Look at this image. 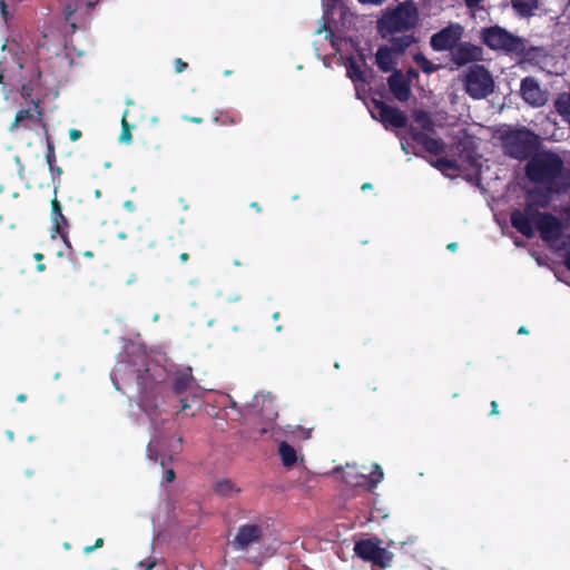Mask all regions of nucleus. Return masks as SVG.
I'll return each mask as SVG.
<instances>
[{"instance_id":"1a4fd4ad","label":"nucleus","mask_w":570,"mask_h":570,"mask_svg":"<svg viewBox=\"0 0 570 570\" xmlns=\"http://www.w3.org/2000/svg\"><path fill=\"white\" fill-rule=\"evenodd\" d=\"M444 145H401L402 150L405 154L413 153L415 155L426 153L423 157L434 167L440 169L442 173L455 169L458 161L454 158H448L441 156L443 154Z\"/></svg>"},{"instance_id":"6e6d98bb","label":"nucleus","mask_w":570,"mask_h":570,"mask_svg":"<svg viewBox=\"0 0 570 570\" xmlns=\"http://www.w3.org/2000/svg\"><path fill=\"white\" fill-rule=\"evenodd\" d=\"M456 246H458V245H456V243H450V244L448 245V248H449L450 250H452V252H453V250H455V249H456Z\"/></svg>"},{"instance_id":"9d476101","label":"nucleus","mask_w":570,"mask_h":570,"mask_svg":"<svg viewBox=\"0 0 570 570\" xmlns=\"http://www.w3.org/2000/svg\"><path fill=\"white\" fill-rule=\"evenodd\" d=\"M463 31L464 29L460 23H450L431 37V48L434 51H452L461 40Z\"/></svg>"},{"instance_id":"ddd939ff","label":"nucleus","mask_w":570,"mask_h":570,"mask_svg":"<svg viewBox=\"0 0 570 570\" xmlns=\"http://www.w3.org/2000/svg\"><path fill=\"white\" fill-rule=\"evenodd\" d=\"M264 531L262 525L256 523L242 524L230 544L238 551H246L252 544L259 543Z\"/></svg>"},{"instance_id":"0eeeda50","label":"nucleus","mask_w":570,"mask_h":570,"mask_svg":"<svg viewBox=\"0 0 570 570\" xmlns=\"http://www.w3.org/2000/svg\"><path fill=\"white\" fill-rule=\"evenodd\" d=\"M465 92L472 99L480 100L494 92L495 82L490 70L480 63L471 65L462 77Z\"/></svg>"},{"instance_id":"473e14b6","label":"nucleus","mask_w":570,"mask_h":570,"mask_svg":"<svg viewBox=\"0 0 570 570\" xmlns=\"http://www.w3.org/2000/svg\"><path fill=\"white\" fill-rule=\"evenodd\" d=\"M508 148L505 149V153L513 156V157H521V149H524L527 147H533L534 145H505Z\"/></svg>"},{"instance_id":"4468645a","label":"nucleus","mask_w":570,"mask_h":570,"mask_svg":"<svg viewBox=\"0 0 570 570\" xmlns=\"http://www.w3.org/2000/svg\"><path fill=\"white\" fill-rule=\"evenodd\" d=\"M520 94L522 99L532 107H542L547 104L549 94L542 89L533 77H525L521 80Z\"/></svg>"},{"instance_id":"3c124183","label":"nucleus","mask_w":570,"mask_h":570,"mask_svg":"<svg viewBox=\"0 0 570 570\" xmlns=\"http://www.w3.org/2000/svg\"><path fill=\"white\" fill-rule=\"evenodd\" d=\"M33 258L37 261V262H41L43 259V255L41 253H36L33 255Z\"/></svg>"},{"instance_id":"c85d7f7f","label":"nucleus","mask_w":570,"mask_h":570,"mask_svg":"<svg viewBox=\"0 0 570 570\" xmlns=\"http://www.w3.org/2000/svg\"><path fill=\"white\" fill-rule=\"evenodd\" d=\"M37 117L29 109H23L17 112L14 121L11 126V130H14L19 126L29 127L30 125L37 124Z\"/></svg>"},{"instance_id":"aec40b11","label":"nucleus","mask_w":570,"mask_h":570,"mask_svg":"<svg viewBox=\"0 0 570 570\" xmlns=\"http://www.w3.org/2000/svg\"><path fill=\"white\" fill-rule=\"evenodd\" d=\"M402 36H390L387 39L390 41V47L392 51L396 55H402L406 51L409 47L417 41L413 33L402 32Z\"/></svg>"},{"instance_id":"4d7b16f0","label":"nucleus","mask_w":570,"mask_h":570,"mask_svg":"<svg viewBox=\"0 0 570 570\" xmlns=\"http://www.w3.org/2000/svg\"><path fill=\"white\" fill-rule=\"evenodd\" d=\"M45 269H46V265L45 264H38L37 265V271L43 272Z\"/></svg>"},{"instance_id":"680f3d73","label":"nucleus","mask_w":570,"mask_h":570,"mask_svg":"<svg viewBox=\"0 0 570 570\" xmlns=\"http://www.w3.org/2000/svg\"><path fill=\"white\" fill-rule=\"evenodd\" d=\"M371 187H372L371 184L366 183V184H363L362 189L366 190V189H370Z\"/></svg>"},{"instance_id":"774afa93","label":"nucleus","mask_w":570,"mask_h":570,"mask_svg":"<svg viewBox=\"0 0 570 570\" xmlns=\"http://www.w3.org/2000/svg\"><path fill=\"white\" fill-rule=\"evenodd\" d=\"M160 465L165 466V461L164 460L160 461Z\"/></svg>"},{"instance_id":"c03bdc74","label":"nucleus","mask_w":570,"mask_h":570,"mask_svg":"<svg viewBox=\"0 0 570 570\" xmlns=\"http://www.w3.org/2000/svg\"><path fill=\"white\" fill-rule=\"evenodd\" d=\"M183 118H184V119H186V120H189V121H191V122H195V124H202V121H203V119H202V118H199V117H191V118H188V117L184 116Z\"/></svg>"},{"instance_id":"4c0bfd02","label":"nucleus","mask_w":570,"mask_h":570,"mask_svg":"<svg viewBox=\"0 0 570 570\" xmlns=\"http://www.w3.org/2000/svg\"><path fill=\"white\" fill-rule=\"evenodd\" d=\"M164 479L166 482L171 483L176 479V473L173 469H168L165 471Z\"/></svg>"},{"instance_id":"2eb2a0df","label":"nucleus","mask_w":570,"mask_h":570,"mask_svg":"<svg viewBox=\"0 0 570 570\" xmlns=\"http://www.w3.org/2000/svg\"><path fill=\"white\" fill-rule=\"evenodd\" d=\"M451 60L458 67L478 63L483 60V49L472 42H461L452 50Z\"/></svg>"},{"instance_id":"9b49d317","label":"nucleus","mask_w":570,"mask_h":570,"mask_svg":"<svg viewBox=\"0 0 570 570\" xmlns=\"http://www.w3.org/2000/svg\"><path fill=\"white\" fill-rule=\"evenodd\" d=\"M358 557L372 562V570H381L390 566L391 553L372 540L358 541Z\"/></svg>"},{"instance_id":"a18cd8bd","label":"nucleus","mask_w":570,"mask_h":570,"mask_svg":"<svg viewBox=\"0 0 570 570\" xmlns=\"http://www.w3.org/2000/svg\"><path fill=\"white\" fill-rule=\"evenodd\" d=\"M250 207L254 208L257 213L262 212V207L259 206V204L257 202H253L250 204Z\"/></svg>"},{"instance_id":"bb28decb","label":"nucleus","mask_w":570,"mask_h":570,"mask_svg":"<svg viewBox=\"0 0 570 570\" xmlns=\"http://www.w3.org/2000/svg\"><path fill=\"white\" fill-rule=\"evenodd\" d=\"M514 11L521 17H530L538 8V0H511Z\"/></svg>"},{"instance_id":"b1692460","label":"nucleus","mask_w":570,"mask_h":570,"mask_svg":"<svg viewBox=\"0 0 570 570\" xmlns=\"http://www.w3.org/2000/svg\"><path fill=\"white\" fill-rule=\"evenodd\" d=\"M214 492L222 498L229 499L239 494L240 489L233 481L223 479L215 483Z\"/></svg>"},{"instance_id":"423d86ee","label":"nucleus","mask_w":570,"mask_h":570,"mask_svg":"<svg viewBox=\"0 0 570 570\" xmlns=\"http://www.w3.org/2000/svg\"><path fill=\"white\" fill-rule=\"evenodd\" d=\"M480 39L489 49L502 51L509 56H515L523 49L522 37L515 36L498 24L482 28Z\"/></svg>"},{"instance_id":"79ce46f5","label":"nucleus","mask_w":570,"mask_h":570,"mask_svg":"<svg viewBox=\"0 0 570 570\" xmlns=\"http://www.w3.org/2000/svg\"><path fill=\"white\" fill-rule=\"evenodd\" d=\"M189 259V254L187 252H183L180 255H179V261L181 264H185L187 263Z\"/></svg>"},{"instance_id":"a878e982","label":"nucleus","mask_w":570,"mask_h":570,"mask_svg":"<svg viewBox=\"0 0 570 570\" xmlns=\"http://www.w3.org/2000/svg\"><path fill=\"white\" fill-rule=\"evenodd\" d=\"M278 454L283 465L286 468L293 466L297 461L296 450L285 441L279 443Z\"/></svg>"},{"instance_id":"de8ad7c7","label":"nucleus","mask_w":570,"mask_h":570,"mask_svg":"<svg viewBox=\"0 0 570 570\" xmlns=\"http://www.w3.org/2000/svg\"><path fill=\"white\" fill-rule=\"evenodd\" d=\"M407 75H409L410 77H417V76H419V72H417L415 69L410 68V69L407 70Z\"/></svg>"},{"instance_id":"09e8293b","label":"nucleus","mask_w":570,"mask_h":570,"mask_svg":"<svg viewBox=\"0 0 570 570\" xmlns=\"http://www.w3.org/2000/svg\"><path fill=\"white\" fill-rule=\"evenodd\" d=\"M492 414H498V403L495 401H492Z\"/></svg>"},{"instance_id":"c756f323","label":"nucleus","mask_w":570,"mask_h":570,"mask_svg":"<svg viewBox=\"0 0 570 570\" xmlns=\"http://www.w3.org/2000/svg\"><path fill=\"white\" fill-rule=\"evenodd\" d=\"M45 158L49 166V170L52 175V179L55 180L56 177H60L63 171H62L61 167L56 165L55 145H47V151H46Z\"/></svg>"},{"instance_id":"49530a36","label":"nucleus","mask_w":570,"mask_h":570,"mask_svg":"<svg viewBox=\"0 0 570 570\" xmlns=\"http://www.w3.org/2000/svg\"><path fill=\"white\" fill-rule=\"evenodd\" d=\"M125 207H126L127 209H129V210H134V209H135V205H134V203H132L131 200H127V202L125 203Z\"/></svg>"},{"instance_id":"864d4df0","label":"nucleus","mask_w":570,"mask_h":570,"mask_svg":"<svg viewBox=\"0 0 570 570\" xmlns=\"http://www.w3.org/2000/svg\"><path fill=\"white\" fill-rule=\"evenodd\" d=\"M83 256L87 257V258H92L94 257V253L91 250H86L83 253Z\"/></svg>"},{"instance_id":"8fccbe9b","label":"nucleus","mask_w":570,"mask_h":570,"mask_svg":"<svg viewBox=\"0 0 570 570\" xmlns=\"http://www.w3.org/2000/svg\"><path fill=\"white\" fill-rule=\"evenodd\" d=\"M24 474H26V476L31 478V476L35 475V470L33 469H27L24 471Z\"/></svg>"},{"instance_id":"c9c22d12","label":"nucleus","mask_w":570,"mask_h":570,"mask_svg":"<svg viewBox=\"0 0 570 570\" xmlns=\"http://www.w3.org/2000/svg\"><path fill=\"white\" fill-rule=\"evenodd\" d=\"M0 14L4 21H7L10 18V12L8 10L6 0H0Z\"/></svg>"},{"instance_id":"052dcab7","label":"nucleus","mask_w":570,"mask_h":570,"mask_svg":"<svg viewBox=\"0 0 570 570\" xmlns=\"http://www.w3.org/2000/svg\"><path fill=\"white\" fill-rule=\"evenodd\" d=\"M357 77H358V81H363L364 80L363 72L360 69H358Z\"/></svg>"},{"instance_id":"6e6552de","label":"nucleus","mask_w":570,"mask_h":570,"mask_svg":"<svg viewBox=\"0 0 570 570\" xmlns=\"http://www.w3.org/2000/svg\"><path fill=\"white\" fill-rule=\"evenodd\" d=\"M435 121L431 112L414 110L411 116L409 132L414 142H442L432 137L435 132Z\"/></svg>"},{"instance_id":"bf43d9fd","label":"nucleus","mask_w":570,"mask_h":570,"mask_svg":"<svg viewBox=\"0 0 570 570\" xmlns=\"http://www.w3.org/2000/svg\"><path fill=\"white\" fill-rule=\"evenodd\" d=\"M566 265L570 269V253L566 257Z\"/></svg>"},{"instance_id":"37998d69","label":"nucleus","mask_w":570,"mask_h":570,"mask_svg":"<svg viewBox=\"0 0 570 570\" xmlns=\"http://www.w3.org/2000/svg\"><path fill=\"white\" fill-rule=\"evenodd\" d=\"M385 0H358V2L361 3H368V4H381L382 2H384Z\"/></svg>"},{"instance_id":"69168bd1","label":"nucleus","mask_w":570,"mask_h":570,"mask_svg":"<svg viewBox=\"0 0 570 570\" xmlns=\"http://www.w3.org/2000/svg\"><path fill=\"white\" fill-rule=\"evenodd\" d=\"M276 331L281 332L282 331V326L281 325L276 326Z\"/></svg>"},{"instance_id":"4be33fe9","label":"nucleus","mask_w":570,"mask_h":570,"mask_svg":"<svg viewBox=\"0 0 570 570\" xmlns=\"http://www.w3.org/2000/svg\"><path fill=\"white\" fill-rule=\"evenodd\" d=\"M366 482L364 485H366L368 489H373L376 487L377 483H380L383 480V471L379 464H373L372 466H362V472L360 474Z\"/></svg>"},{"instance_id":"a19ab883","label":"nucleus","mask_w":570,"mask_h":570,"mask_svg":"<svg viewBox=\"0 0 570 570\" xmlns=\"http://www.w3.org/2000/svg\"><path fill=\"white\" fill-rule=\"evenodd\" d=\"M482 0H465V4L469 8H476Z\"/></svg>"},{"instance_id":"5701e85b","label":"nucleus","mask_w":570,"mask_h":570,"mask_svg":"<svg viewBox=\"0 0 570 570\" xmlns=\"http://www.w3.org/2000/svg\"><path fill=\"white\" fill-rule=\"evenodd\" d=\"M553 105L562 120L570 125V90L559 94Z\"/></svg>"},{"instance_id":"7c9ffc66","label":"nucleus","mask_w":570,"mask_h":570,"mask_svg":"<svg viewBox=\"0 0 570 570\" xmlns=\"http://www.w3.org/2000/svg\"><path fill=\"white\" fill-rule=\"evenodd\" d=\"M413 60L416 62V65L421 68V70L424 73L431 75L440 69V66L434 65L422 52H416L413 56Z\"/></svg>"},{"instance_id":"f8f14e48","label":"nucleus","mask_w":570,"mask_h":570,"mask_svg":"<svg viewBox=\"0 0 570 570\" xmlns=\"http://www.w3.org/2000/svg\"><path fill=\"white\" fill-rule=\"evenodd\" d=\"M372 115L386 128H403L409 121L407 116L401 109L391 107L382 101H375Z\"/></svg>"},{"instance_id":"f3484780","label":"nucleus","mask_w":570,"mask_h":570,"mask_svg":"<svg viewBox=\"0 0 570 570\" xmlns=\"http://www.w3.org/2000/svg\"><path fill=\"white\" fill-rule=\"evenodd\" d=\"M498 134L502 142H541L540 137L525 127L513 128L503 125Z\"/></svg>"},{"instance_id":"58836bf2","label":"nucleus","mask_w":570,"mask_h":570,"mask_svg":"<svg viewBox=\"0 0 570 570\" xmlns=\"http://www.w3.org/2000/svg\"><path fill=\"white\" fill-rule=\"evenodd\" d=\"M81 138V131L78 129L69 130V139L72 141L79 140Z\"/></svg>"},{"instance_id":"e2e57ef3","label":"nucleus","mask_w":570,"mask_h":570,"mask_svg":"<svg viewBox=\"0 0 570 570\" xmlns=\"http://www.w3.org/2000/svg\"><path fill=\"white\" fill-rule=\"evenodd\" d=\"M518 333H519V334H524V333H527L525 327H523V326H522V327H520V328H519V331H518Z\"/></svg>"},{"instance_id":"5fc2aeb1","label":"nucleus","mask_w":570,"mask_h":570,"mask_svg":"<svg viewBox=\"0 0 570 570\" xmlns=\"http://www.w3.org/2000/svg\"><path fill=\"white\" fill-rule=\"evenodd\" d=\"M7 436H8V439H9L10 441H13V440H14V434H13V432H12V431H10V430H9V431H7Z\"/></svg>"},{"instance_id":"e433bc0d","label":"nucleus","mask_w":570,"mask_h":570,"mask_svg":"<svg viewBox=\"0 0 570 570\" xmlns=\"http://www.w3.org/2000/svg\"><path fill=\"white\" fill-rule=\"evenodd\" d=\"M156 566V560L140 561L139 567L141 570H151Z\"/></svg>"},{"instance_id":"6ab92c4d","label":"nucleus","mask_w":570,"mask_h":570,"mask_svg":"<svg viewBox=\"0 0 570 570\" xmlns=\"http://www.w3.org/2000/svg\"><path fill=\"white\" fill-rule=\"evenodd\" d=\"M390 91L400 101H407L411 96L410 79L401 70H394L387 79Z\"/></svg>"},{"instance_id":"f704fd0d","label":"nucleus","mask_w":570,"mask_h":570,"mask_svg":"<svg viewBox=\"0 0 570 570\" xmlns=\"http://www.w3.org/2000/svg\"><path fill=\"white\" fill-rule=\"evenodd\" d=\"M104 546V539L102 538H98L95 542L94 546H87L83 548V552L86 554H89L91 553L94 550L98 549V548H101Z\"/></svg>"},{"instance_id":"ea45409f","label":"nucleus","mask_w":570,"mask_h":570,"mask_svg":"<svg viewBox=\"0 0 570 570\" xmlns=\"http://www.w3.org/2000/svg\"><path fill=\"white\" fill-rule=\"evenodd\" d=\"M175 65H176L177 72H183L187 68V63L184 62L181 59H177L175 61Z\"/></svg>"},{"instance_id":"0e129e2a","label":"nucleus","mask_w":570,"mask_h":570,"mask_svg":"<svg viewBox=\"0 0 570 570\" xmlns=\"http://www.w3.org/2000/svg\"><path fill=\"white\" fill-rule=\"evenodd\" d=\"M273 318H274V320H278V318H279V312H275V313L273 314Z\"/></svg>"},{"instance_id":"412c9836","label":"nucleus","mask_w":570,"mask_h":570,"mask_svg":"<svg viewBox=\"0 0 570 570\" xmlns=\"http://www.w3.org/2000/svg\"><path fill=\"white\" fill-rule=\"evenodd\" d=\"M393 53L394 51H392L391 48H389V46L379 47L375 55V62L379 69L382 70L383 72H389L393 69Z\"/></svg>"},{"instance_id":"7ed1b4c3","label":"nucleus","mask_w":570,"mask_h":570,"mask_svg":"<svg viewBox=\"0 0 570 570\" xmlns=\"http://www.w3.org/2000/svg\"><path fill=\"white\" fill-rule=\"evenodd\" d=\"M527 175L534 183L546 184L551 191L560 193L570 188V174L552 153H535L527 166Z\"/></svg>"},{"instance_id":"2f4dec72","label":"nucleus","mask_w":570,"mask_h":570,"mask_svg":"<svg viewBox=\"0 0 570 570\" xmlns=\"http://www.w3.org/2000/svg\"><path fill=\"white\" fill-rule=\"evenodd\" d=\"M334 473L341 478L342 482L345 483L346 489H342L344 492H348L347 487H354V481L356 480V474L353 472H344L342 469H335Z\"/></svg>"},{"instance_id":"f257e3e1","label":"nucleus","mask_w":570,"mask_h":570,"mask_svg":"<svg viewBox=\"0 0 570 570\" xmlns=\"http://www.w3.org/2000/svg\"><path fill=\"white\" fill-rule=\"evenodd\" d=\"M138 386V405L151 419L161 413H186L194 416L189 396L196 384L191 367L178 368L168 373L156 363L147 362L135 371Z\"/></svg>"},{"instance_id":"603ef678","label":"nucleus","mask_w":570,"mask_h":570,"mask_svg":"<svg viewBox=\"0 0 570 570\" xmlns=\"http://www.w3.org/2000/svg\"><path fill=\"white\" fill-rule=\"evenodd\" d=\"M26 400H27V395H26V394H23V393H21V394H19V395L17 396V401H18V402H24Z\"/></svg>"},{"instance_id":"338daca9","label":"nucleus","mask_w":570,"mask_h":570,"mask_svg":"<svg viewBox=\"0 0 570 570\" xmlns=\"http://www.w3.org/2000/svg\"><path fill=\"white\" fill-rule=\"evenodd\" d=\"M2 81H3V76H2V73H0V83H2Z\"/></svg>"},{"instance_id":"f03ea898","label":"nucleus","mask_w":570,"mask_h":570,"mask_svg":"<svg viewBox=\"0 0 570 570\" xmlns=\"http://www.w3.org/2000/svg\"><path fill=\"white\" fill-rule=\"evenodd\" d=\"M324 24L315 32L314 46L321 57L322 40L330 41L334 49L330 58L324 57L325 66H337L345 69L346 77L355 82L356 76V23L354 13L345 6L344 0H322Z\"/></svg>"},{"instance_id":"393cba45","label":"nucleus","mask_w":570,"mask_h":570,"mask_svg":"<svg viewBox=\"0 0 570 570\" xmlns=\"http://www.w3.org/2000/svg\"><path fill=\"white\" fill-rule=\"evenodd\" d=\"M137 240L144 244L147 248H153L157 244L156 230L151 225H140L138 227Z\"/></svg>"},{"instance_id":"a211bd4d","label":"nucleus","mask_w":570,"mask_h":570,"mask_svg":"<svg viewBox=\"0 0 570 570\" xmlns=\"http://www.w3.org/2000/svg\"><path fill=\"white\" fill-rule=\"evenodd\" d=\"M51 222H52V234L51 237L55 238L56 236H60V238L63 240V243L68 246H70L69 239H68V219L62 214V206L60 202L55 197L51 200Z\"/></svg>"},{"instance_id":"13d9d810","label":"nucleus","mask_w":570,"mask_h":570,"mask_svg":"<svg viewBox=\"0 0 570 570\" xmlns=\"http://www.w3.org/2000/svg\"><path fill=\"white\" fill-rule=\"evenodd\" d=\"M147 450H148L149 458L153 459V449H151V444L150 443L148 444Z\"/></svg>"},{"instance_id":"20e7f679","label":"nucleus","mask_w":570,"mask_h":570,"mask_svg":"<svg viewBox=\"0 0 570 570\" xmlns=\"http://www.w3.org/2000/svg\"><path fill=\"white\" fill-rule=\"evenodd\" d=\"M512 226L527 237L534 235L535 228L540 232L543 240L553 243L561 236L562 225L554 216L538 212L532 206L523 212L515 210L511 214Z\"/></svg>"},{"instance_id":"dca6fc26","label":"nucleus","mask_w":570,"mask_h":570,"mask_svg":"<svg viewBox=\"0 0 570 570\" xmlns=\"http://www.w3.org/2000/svg\"><path fill=\"white\" fill-rule=\"evenodd\" d=\"M515 56L520 58V61L530 63L541 69H546L553 59L550 51L544 47H528L527 40L524 38L523 49L521 52H517Z\"/></svg>"},{"instance_id":"72a5a7b5","label":"nucleus","mask_w":570,"mask_h":570,"mask_svg":"<svg viewBox=\"0 0 570 570\" xmlns=\"http://www.w3.org/2000/svg\"><path fill=\"white\" fill-rule=\"evenodd\" d=\"M122 131H121V135H120V142H128L131 140V134H130V128L126 121V114L122 116Z\"/></svg>"},{"instance_id":"39448f33","label":"nucleus","mask_w":570,"mask_h":570,"mask_svg":"<svg viewBox=\"0 0 570 570\" xmlns=\"http://www.w3.org/2000/svg\"><path fill=\"white\" fill-rule=\"evenodd\" d=\"M419 20V11L412 0H405L394 9L386 10L377 20V32L383 39H387L399 32L413 30Z\"/></svg>"},{"instance_id":"cd10ccee","label":"nucleus","mask_w":570,"mask_h":570,"mask_svg":"<svg viewBox=\"0 0 570 570\" xmlns=\"http://www.w3.org/2000/svg\"><path fill=\"white\" fill-rule=\"evenodd\" d=\"M337 556L346 561L348 556L353 559L356 556V539L353 535L350 540H344L336 550Z\"/></svg>"}]
</instances>
